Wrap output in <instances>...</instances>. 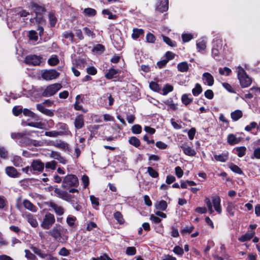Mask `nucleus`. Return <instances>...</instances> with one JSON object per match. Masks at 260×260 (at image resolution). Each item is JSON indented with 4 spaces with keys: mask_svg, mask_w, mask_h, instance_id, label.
I'll use <instances>...</instances> for the list:
<instances>
[{
    "mask_svg": "<svg viewBox=\"0 0 260 260\" xmlns=\"http://www.w3.org/2000/svg\"><path fill=\"white\" fill-rule=\"evenodd\" d=\"M11 161L16 167L22 166V160L20 156L14 155L11 157Z\"/></svg>",
    "mask_w": 260,
    "mask_h": 260,
    "instance_id": "34",
    "label": "nucleus"
},
{
    "mask_svg": "<svg viewBox=\"0 0 260 260\" xmlns=\"http://www.w3.org/2000/svg\"><path fill=\"white\" fill-rule=\"evenodd\" d=\"M202 92V88L199 83L195 85L194 88L192 89V93L195 96L199 95Z\"/></svg>",
    "mask_w": 260,
    "mask_h": 260,
    "instance_id": "39",
    "label": "nucleus"
},
{
    "mask_svg": "<svg viewBox=\"0 0 260 260\" xmlns=\"http://www.w3.org/2000/svg\"><path fill=\"white\" fill-rule=\"evenodd\" d=\"M37 109L41 113H43L44 114L52 117L54 115L53 112L48 109H46L43 105L42 104H37Z\"/></svg>",
    "mask_w": 260,
    "mask_h": 260,
    "instance_id": "22",
    "label": "nucleus"
},
{
    "mask_svg": "<svg viewBox=\"0 0 260 260\" xmlns=\"http://www.w3.org/2000/svg\"><path fill=\"white\" fill-rule=\"evenodd\" d=\"M76 219H77L76 217L72 215H69L68 216L67 218V223L69 226H73L74 225Z\"/></svg>",
    "mask_w": 260,
    "mask_h": 260,
    "instance_id": "46",
    "label": "nucleus"
},
{
    "mask_svg": "<svg viewBox=\"0 0 260 260\" xmlns=\"http://www.w3.org/2000/svg\"><path fill=\"white\" fill-rule=\"evenodd\" d=\"M11 138L13 139H18L23 138L20 143H21L23 146L34 145V146H41L40 142L35 140L30 139L28 138H24L23 132L22 133H13L11 134Z\"/></svg>",
    "mask_w": 260,
    "mask_h": 260,
    "instance_id": "3",
    "label": "nucleus"
},
{
    "mask_svg": "<svg viewBox=\"0 0 260 260\" xmlns=\"http://www.w3.org/2000/svg\"><path fill=\"white\" fill-rule=\"evenodd\" d=\"M34 171L42 172L44 168V164L39 160H34L30 167Z\"/></svg>",
    "mask_w": 260,
    "mask_h": 260,
    "instance_id": "16",
    "label": "nucleus"
},
{
    "mask_svg": "<svg viewBox=\"0 0 260 260\" xmlns=\"http://www.w3.org/2000/svg\"><path fill=\"white\" fill-rule=\"evenodd\" d=\"M212 203L215 211L219 214L222 212L220 205V199L219 197H214L212 198Z\"/></svg>",
    "mask_w": 260,
    "mask_h": 260,
    "instance_id": "19",
    "label": "nucleus"
},
{
    "mask_svg": "<svg viewBox=\"0 0 260 260\" xmlns=\"http://www.w3.org/2000/svg\"><path fill=\"white\" fill-rule=\"evenodd\" d=\"M238 79L242 87L249 86L252 83V79L246 73L245 70L240 66L238 67Z\"/></svg>",
    "mask_w": 260,
    "mask_h": 260,
    "instance_id": "2",
    "label": "nucleus"
},
{
    "mask_svg": "<svg viewBox=\"0 0 260 260\" xmlns=\"http://www.w3.org/2000/svg\"><path fill=\"white\" fill-rule=\"evenodd\" d=\"M205 202L207 205L210 214H212L214 212V211L212 208V203L209 198H206V199H205Z\"/></svg>",
    "mask_w": 260,
    "mask_h": 260,
    "instance_id": "60",
    "label": "nucleus"
},
{
    "mask_svg": "<svg viewBox=\"0 0 260 260\" xmlns=\"http://www.w3.org/2000/svg\"><path fill=\"white\" fill-rule=\"evenodd\" d=\"M159 5L156 7V9L161 12H166L168 10L169 7L168 0H159Z\"/></svg>",
    "mask_w": 260,
    "mask_h": 260,
    "instance_id": "18",
    "label": "nucleus"
},
{
    "mask_svg": "<svg viewBox=\"0 0 260 260\" xmlns=\"http://www.w3.org/2000/svg\"><path fill=\"white\" fill-rule=\"evenodd\" d=\"M45 135L47 137H53V138L57 137L60 136L58 131H56L46 132L45 133Z\"/></svg>",
    "mask_w": 260,
    "mask_h": 260,
    "instance_id": "57",
    "label": "nucleus"
},
{
    "mask_svg": "<svg viewBox=\"0 0 260 260\" xmlns=\"http://www.w3.org/2000/svg\"><path fill=\"white\" fill-rule=\"evenodd\" d=\"M227 141L229 144L234 145L240 142V139L239 138H237L233 134H230L228 136Z\"/></svg>",
    "mask_w": 260,
    "mask_h": 260,
    "instance_id": "29",
    "label": "nucleus"
},
{
    "mask_svg": "<svg viewBox=\"0 0 260 260\" xmlns=\"http://www.w3.org/2000/svg\"><path fill=\"white\" fill-rule=\"evenodd\" d=\"M57 163L55 161L52 160L50 162H47L45 164V167L46 169H50L51 170H55Z\"/></svg>",
    "mask_w": 260,
    "mask_h": 260,
    "instance_id": "56",
    "label": "nucleus"
},
{
    "mask_svg": "<svg viewBox=\"0 0 260 260\" xmlns=\"http://www.w3.org/2000/svg\"><path fill=\"white\" fill-rule=\"evenodd\" d=\"M231 70L227 67H224L223 69H219V73L220 75H225L226 76H229L231 73Z\"/></svg>",
    "mask_w": 260,
    "mask_h": 260,
    "instance_id": "54",
    "label": "nucleus"
},
{
    "mask_svg": "<svg viewBox=\"0 0 260 260\" xmlns=\"http://www.w3.org/2000/svg\"><path fill=\"white\" fill-rule=\"evenodd\" d=\"M230 168L233 172L238 174H242L243 173L242 170L238 166L234 164H231L230 166Z\"/></svg>",
    "mask_w": 260,
    "mask_h": 260,
    "instance_id": "50",
    "label": "nucleus"
},
{
    "mask_svg": "<svg viewBox=\"0 0 260 260\" xmlns=\"http://www.w3.org/2000/svg\"><path fill=\"white\" fill-rule=\"evenodd\" d=\"M173 90V87L169 84H166L165 85L162 89L163 94L167 95L169 92H171Z\"/></svg>",
    "mask_w": 260,
    "mask_h": 260,
    "instance_id": "55",
    "label": "nucleus"
},
{
    "mask_svg": "<svg viewBox=\"0 0 260 260\" xmlns=\"http://www.w3.org/2000/svg\"><path fill=\"white\" fill-rule=\"evenodd\" d=\"M177 69L181 72H186L189 69L188 64L186 61L180 62L178 64Z\"/></svg>",
    "mask_w": 260,
    "mask_h": 260,
    "instance_id": "36",
    "label": "nucleus"
},
{
    "mask_svg": "<svg viewBox=\"0 0 260 260\" xmlns=\"http://www.w3.org/2000/svg\"><path fill=\"white\" fill-rule=\"evenodd\" d=\"M50 156L59 161L60 163L66 164L67 160L60 155V153L56 151H52L50 154Z\"/></svg>",
    "mask_w": 260,
    "mask_h": 260,
    "instance_id": "25",
    "label": "nucleus"
},
{
    "mask_svg": "<svg viewBox=\"0 0 260 260\" xmlns=\"http://www.w3.org/2000/svg\"><path fill=\"white\" fill-rule=\"evenodd\" d=\"M23 126H29L33 127L38 128L40 129L44 128V124L41 122H24L22 123Z\"/></svg>",
    "mask_w": 260,
    "mask_h": 260,
    "instance_id": "28",
    "label": "nucleus"
},
{
    "mask_svg": "<svg viewBox=\"0 0 260 260\" xmlns=\"http://www.w3.org/2000/svg\"><path fill=\"white\" fill-rule=\"evenodd\" d=\"M61 85L59 83H54L48 85L42 93L43 96L49 97L55 94L60 88Z\"/></svg>",
    "mask_w": 260,
    "mask_h": 260,
    "instance_id": "6",
    "label": "nucleus"
},
{
    "mask_svg": "<svg viewBox=\"0 0 260 260\" xmlns=\"http://www.w3.org/2000/svg\"><path fill=\"white\" fill-rule=\"evenodd\" d=\"M202 80L205 84L211 86L214 84V78L213 76L208 72L204 73L202 75Z\"/></svg>",
    "mask_w": 260,
    "mask_h": 260,
    "instance_id": "11",
    "label": "nucleus"
},
{
    "mask_svg": "<svg viewBox=\"0 0 260 260\" xmlns=\"http://www.w3.org/2000/svg\"><path fill=\"white\" fill-rule=\"evenodd\" d=\"M146 42L149 43H154L155 41V37L151 33L149 32L146 36Z\"/></svg>",
    "mask_w": 260,
    "mask_h": 260,
    "instance_id": "53",
    "label": "nucleus"
},
{
    "mask_svg": "<svg viewBox=\"0 0 260 260\" xmlns=\"http://www.w3.org/2000/svg\"><path fill=\"white\" fill-rule=\"evenodd\" d=\"M214 158L216 161L220 162H225L229 158V155L228 152L223 153L222 154L214 155Z\"/></svg>",
    "mask_w": 260,
    "mask_h": 260,
    "instance_id": "30",
    "label": "nucleus"
},
{
    "mask_svg": "<svg viewBox=\"0 0 260 260\" xmlns=\"http://www.w3.org/2000/svg\"><path fill=\"white\" fill-rule=\"evenodd\" d=\"M108 100L109 106H111L113 104L114 99L112 97L111 94L107 93L101 98L100 103L103 104L104 106H106L107 100Z\"/></svg>",
    "mask_w": 260,
    "mask_h": 260,
    "instance_id": "17",
    "label": "nucleus"
},
{
    "mask_svg": "<svg viewBox=\"0 0 260 260\" xmlns=\"http://www.w3.org/2000/svg\"><path fill=\"white\" fill-rule=\"evenodd\" d=\"M128 142L129 144L136 147H138L140 145V140L136 137H131L129 138Z\"/></svg>",
    "mask_w": 260,
    "mask_h": 260,
    "instance_id": "41",
    "label": "nucleus"
},
{
    "mask_svg": "<svg viewBox=\"0 0 260 260\" xmlns=\"http://www.w3.org/2000/svg\"><path fill=\"white\" fill-rule=\"evenodd\" d=\"M192 38L193 36L191 34H183L182 35V39L184 42H188Z\"/></svg>",
    "mask_w": 260,
    "mask_h": 260,
    "instance_id": "59",
    "label": "nucleus"
},
{
    "mask_svg": "<svg viewBox=\"0 0 260 260\" xmlns=\"http://www.w3.org/2000/svg\"><path fill=\"white\" fill-rule=\"evenodd\" d=\"M164 41L168 45L171 47L176 46L175 42H173L169 37L163 36Z\"/></svg>",
    "mask_w": 260,
    "mask_h": 260,
    "instance_id": "62",
    "label": "nucleus"
},
{
    "mask_svg": "<svg viewBox=\"0 0 260 260\" xmlns=\"http://www.w3.org/2000/svg\"><path fill=\"white\" fill-rule=\"evenodd\" d=\"M48 206L51 207L58 215L61 216L64 214V209L61 206H58L54 202H51L49 203Z\"/></svg>",
    "mask_w": 260,
    "mask_h": 260,
    "instance_id": "12",
    "label": "nucleus"
},
{
    "mask_svg": "<svg viewBox=\"0 0 260 260\" xmlns=\"http://www.w3.org/2000/svg\"><path fill=\"white\" fill-rule=\"evenodd\" d=\"M59 73L55 70H45L42 74V77L46 80H51L57 78Z\"/></svg>",
    "mask_w": 260,
    "mask_h": 260,
    "instance_id": "8",
    "label": "nucleus"
},
{
    "mask_svg": "<svg viewBox=\"0 0 260 260\" xmlns=\"http://www.w3.org/2000/svg\"><path fill=\"white\" fill-rule=\"evenodd\" d=\"M68 230L60 224H56L51 230L48 232L54 240L59 242H66L69 238L67 235Z\"/></svg>",
    "mask_w": 260,
    "mask_h": 260,
    "instance_id": "1",
    "label": "nucleus"
},
{
    "mask_svg": "<svg viewBox=\"0 0 260 260\" xmlns=\"http://www.w3.org/2000/svg\"><path fill=\"white\" fill-rule=\"evenodd\" d=\"M144 31L142 28H134L133 29V33L132 34V38L134 40H137L140 36H144Z\"/></svg>",
    "mask_w": 260,
    "mask_h": 260,
    "instance_id": "26",
    "label": "nucleus"
},
{
    "mask_svg": "<svg viewBox=\"0 0 260 260\" xmlns=\"http://www.w3.org/2000/svg\"><path fill=\"white\" fill-rule=\"evenodd\" d=\"M42 61V57L36 55H29L25 57L24 62L27 64L39 66Z\"/></svg>",
    "mask_w": 260,
    "mask_h": 260,
    "instance_id": "7",
    "label": "nucleus"
},
{
    "mask_svg": "<svg viewBox=\"0 0 260 260\" xmlns=\"http://www.w3.org/2000/svg\"><path fill=\"white\" fill-rule=\"evenodd\" d=\"M147 172L153 178H157L158 176V172L152 167H149L147 168Z\"/></svg>",
    "mask_w": 260,
    "mask_h": 260,
    "instance_id": "47",
    "label": "nucleus"
},
{
    "mask_svg": "<svg viewBox=\"0 0 260 260\" xmlns=\"http://www.w3.org/2000/svg\"><path fill=\"white\" fill-rule=\"evenodd\" d=\"M183 152L187 155L193 156L196 154V152L191 147L188 145L187 143H184L181 146Z\"/></svg>",
    "mask_w": 260,
    "mask_h": 260,
    "instance_id": "14",
    "label": "nucleus"
},
{
    "mask_svg": "<svg viewBox=\"0 0 260 260\" xmlns=\"http://www.w3.org/2000/svg\"><path fill=\"white\" fill-rule=\"evenodd\" d=\"M26 217L27 221L32 227L36 228L38 226V221L33 215L29 213L26 215Z\"/></svg>",
    "mask_w": 260,
    "mask_h": 260,
    "instance_id": "27",
    "label": "nucleus"
},
{
    "mask_svg": "<svg viewBox=\"0 0 260 260\" xmlns=\"http://www.w3.org/2000/svg\"><path fill=\"white\" fill-rule=\"evenodd\" d=\"M30 7L36 14H42L45 12V8L35 3H30Z\"/></svg>",
    "mask_w": 260,
    "mask_h": 260,
    "instance_id": "21",
    "label": "nucleus"
},
{
    "mask_svg": "<svg viewBox=\"0 0 260 260\" xmlns=\"http://www.w3.org/2000/svg\"><path fill=\"white\" fill-rule=\"evenodd\" d=\"M54 192L58 198H61L63 200L69 202L73 201V197L66 191L56 188H55Z\"/></svg>",
    "mask_w": 260,
    "mask_h": 260,
    "instance_id": "9",
    "label": "nucleus"
},
{
    "mask_svg": "<svg viewBox=\"0 0 260 260\" xmlns=\"http://www.w3.org/2000/svg\"><path fill=\"white\" fill-rule=\"evenodd\" d=\"M5 172L8 176L12 178H18L20 176V173L18 172L16 169L13 167H7Z\"/></svg>",
    "mask_w": 260,
    "mask_h": 260,
    "instance_id": "13",
    "label": "nucleus"
},
{
    "mask_svg": "<svg viewBox=\"0 0 260 260\" xmlns=\"http://www.w3.org/2000/svg\"><path fill=\"white\" fill-rule=\"evenodd\" d=\"M243 113L241 110H237L231 114V118L234 121H237L242 117Z\"/></svg>",
    "mask_w": 260,
    "mask_h": 260,
    "instance_id": "37",
    "label": "nucleus"
},
{
    "mask_svg": "<svg viewBox=\"0 0 260 260\" xmlns=\"http://www.w3.org/2000/svg\"><path fill=\"white\" fill-rule=\"evenodd\" d=\"M236 210V205L232 202H228L226 204V211L229 216L233 217Z\"/></svg>",
    "mask_w": 260,
    "mask_h": 260,
    "instance_id": "23",
    "label": "nucleus"
},
{
    "mask_svg": "<svg viewBox=\"0 0 260 260\" xmlns=\"http://www.w3.org/2000/svg\"><path fill=\"white\" fill-rule=\"evenodd\" d=\"M190 95L189 94H183L181 96V101L186 106L190 104L192 101L193 99L189 97Z\"/></svg>",
    "mask_w": 260,
    "mask_h": 260,
    "instance_id": "38",
    "label": "nucleus"
},
{
    "mask_svg": "<svg viewBox=\"0 0 260 260\" xmlns=\"http://www.w3.org/2000/svg\"><path fill=\"white\" fill-rule=\"evenodd\" d=\"M206 41L204 39L199 40L197 42V47L198 51L201 52L205 50L206 48Z\"/></svg>",
    "mask_w": 260,
    "mask_h": 260,
    "instance_id": "33",
    "label": "nucleus"
},
{
    "mask_svg": "<svg viewBox=\"0 0 260 260\" xmlns=\"http://www.w3.org/2000/svg\"><path fill=\"white\" fill-rule=\"evenodd\" d=\"M62 36L63 38L67 39H69V40L71 42H73V40L74 39V35L71 31H64V32H63Z\"/></svg>",
    "mask_w": 260,
    "mask_h": 260,
    "instance_id": "42",
    "label": "nucleus"
},
{
    "mask_svg": "<svg viewBox=\"0 0 260 260\" xmlns=\"http://www.w3.org/2000/svg\"><path fill=\"white\" fill-rule=\"evenodd\" d=\"M80 97H81L80 95H77L76 96V102L74 104V109L76 110H78V111L81 110L83 112L86 113V110L84 109L83 108L82 105L80 104V103H81L80 101Z\"/></svg>",
    "mask_w": 260,
    "mask_h": 260,
    "instance_id": "31",
    "label": "nucleus"
},
{
    "mask_svg": "<svg viewBox=\"0 0 260 260\" xmlns=\"http://www.w3.org/2000/svg\"><path fill=\"white\" fill-rule=\"evenodd\" d=\"M102 13L104 15H108V18L109 19H116L117 18L116 15H113L112 13L108 9H104L102 11Z\"/></svg>",
    "mask_w": 260,
    "mask_h": 260,
    "instance_id": "49",
    "label": "nucleus"
},
{
    "mask_svg": "<svg viewBox=\"0 0 260 260\" xmlns=\"http://www.w3.org/2000/svg\"><path fill=\"white\" fill-rule=\"evenodd\" d=\"M22 113L26 116H28L33 118L36 117V114L28 109H24L22 110Z\"/></svg>",
    "mask_w": 260,
    "mask_h": 260,
    "instance_id": "48",
    "label": "nucleus"
},
{
    "mask_svg": "<svg viewBox=\"0 0 260 260\" xmlns=\"http://www.w3.org/2000/svg\"><path fill=\"white\" fill-rule=\"evenodd\" d=\"M79 184L78 179L75 175H68L63 179L62 186L63 188L69 189L72 187H77Z\"/></svg>",
    "mask_w": 260,
    "mask_h": 260,
    "instance_id": "4",
    "label": "nucleus"
},
{
    "mask_svg": "<svg viewBox=\"0 0 260 260\" xmlns=\"http://www.w3.org/2000/svg\"><path fill=\"white\" fill-rule=\"evenodd\" d=\"M118 73V71L114 69H110L108 70V72L106 74L105 76L107 79H110L115 77V76Z\"/></svg>",
    "mask_w": 260,
    "mask_h": 260,
    "instance_id": "43",
    "label": "nucleus"
},
{
    "mask_svg": "<svg viewBox=\"0 0 260 260\" xmlns=\"http://www.w3.org/2000/svg\"><path fill=\"white\" fill-rule=\"evenodd\" d=\"M59 62V60L56 55L52 56L48 60V63L49 65L54 66L57 64Z\"/></svg>",
    "mask_w": 260,
    "mask_h": 260,
    "instance_id": "45",
    "label": "nucleus"
},
{
    "mask_svg": "<svg viewBox=\"0 0 260 260\" xmlns=\"http://www.w3.org/2000/svg\"><path fill=\"white\" fill-rule=\"evenodd\" d=\"M23 205L25 209L32 212H36L37 211V207L28 200H24L23 201Z\"/></svg>",
    "mask_w": 260,
    "mask_h": 260,
    "instance_id": "24",
    "label": "nucleus"
},
{
    "mask_svg": "<svg viewBox=\"0 0 260 260\" xmlns=\"http://www.w3.org/2000/svg\"><path fill=\"white\" fill-rule=\"evenodd\" d=\"M131 130L134 134H139L142 132V127L139 124H135L132 127Z\"/></svg>",
    "mask_w": 260,
    "mask_h": 260,
    "instance_id": "51",
    "label": "nucleus"
},
{
    "mask_svg": "<svg viewBox=\"0 0 260 260\" xmlns=\"http://www.w3.org/2000/svg\"><path fill=\"white\" fill-rule=\"evenodd\" d=\"M29 38L30 40L37 41L38 39V37L37 36V33L35 30H30L29 31Z\"/></svg>",
    "mask_w": 260,
    "mask_h": 260,
    "instance_id": "58",
    "label": "nucleus"
},
{
    "mask_svg": "<svg viewBox=\"0 0 260 260\" xmlns=\"http://www.w3.org/2000/svg\"><path fill=\"white\" fill-rule=\"evenodd\" d=\"M75 127L77 129H81L84 125V116L82 114L78 115L74 121Z\"/></svg>",
    "mask_w": 260,
    "mask_h": 260,
    "instance_id": "15",
    "label": "nucleus"
},
{
    "mask_svg": "<svg viewBox=\"0 0 260 260\" xmlns=\"http://www.w3.org/2000/svg\"><path fill=\"white\" fill-rule=\"evenodd\" d=\"M167 207V203L164 200H161L159 202H158L155 204V207L156 209L162 211L166 210Z\"/></svg>",
    "mask_w": 260,
    "mask_h": 260,
    "instance_id": "35",
    "label": "nucleus"
},
{
    "mask_svg": "<svg viewBox=\"0 0 260 260\" xmlns=\"http://www.w3.org/2000/svg\"><path fill=\"white\" fill-rule=\"evenodd\" d=\"M83 30L85 35L88 37L93 39L95 38V34L93 32L92 30L88 28V27H84L83 28Z\"/></svg>",
    "mask_w": 260,
    "mask_h": 260,
    "instance_id": "52",
    "label": "nucleus"
},
{
    "mask_svg": "<svg viewBox=\"0 0 260 260\" xmlns=\"http://www.w3.org/2000/svg\"><path fill=\"white\" fill-rule=\"evenodd\" d=\"M52 145L54 147L63 150H66L69 149V144L61 140H56L55 142H53Z\"/></svg>",
    "mask_w": 260,
    "mask_h": 260,
    "instance_id": "20",
    "label": "nucleus"
},
{
    "mask_svg": "<svg viewBox=\"0 0 260 260\" xmlns=\"http://www.w3.org/2000/svg\"><path fill=\"white\" fill-rule=\"evenodd\" d=\"M254 232H248L239 238V241L244 242L250 240L254 236Z\"/></svg>",
    "mask_w": 260,
    "mask_h": 260,
    "instance_id": "32",
    "label": "nucleus"
},
{
    "mask_svg": "<svg viewBox=\"0 0 260 260\" xmlns=\"http://www.w3.org/2000/svg\"><path fill=\"white\" fill-rule=\"evenodd\" d=\"M55 219L53 214L50 213H46L41 223V226L45 230H49L55 223Z\"/></svg>",
    "mask_w": 260,
    "mask_h": 260,
    "instance_id": "5",
    "label": "nucleus"
},
{
    "mask_svg": "<svg viewBox=\"0 0 260 260\" xmlns=\"http://www.w3.org/2000/svg\"><path fill=\"white\" fill-rule=\"evenodd\" d=\"M246 148L245 147H240L237 148V151L239 157H242L245 154Z\"/></svg>",
    "mask_w": 260,
    "mask_h": 260,
    "instance_id": "64",
    "label": "nucleus"
},
{
    "mask_svg": "<svg viewBox=\"0 0 260 260\" xmlns=\"http://www.w3.org/2000/svg\"><path fill=\"white\" fill-rule=\"evenodd\" d=\"M125 252L128 255H134L136 253V249L134 247H128Z\"/></svg>",
    "mask_w": 260,
    "mask_h": 260,
    "instance_id": "63",
    "label": "nucleus"
},
{
    "mask_svg": "<svg viewBox=\"0 0 260 260\" xmlns=\"http://www.w3.org/2000/svg\"><path fill=\"white\" fill-rule=\"evenodd\" d=\"M84 13L86 16L92 17L95 16L96 12L94 9L88 8L84 10Z\"/></svg>",
    "mask_w": 260,
    "mask_h": 260,
    "instance_id": "44",
    "label": "nucleus"
},
{
    "mask_svg": "<svg viewBox=\"0 0 260 260\" xmlns=\"http://www.w3.org/2000/svg\"><path fill=\"white\" fill-rule=\"evenodd\" d=\"M114 217L120 224H122L124 222V220L123 218L122 215L119 211H117L114 213Z\"/></svg>",
    "mask_w": 260,
    "mask_h": 260,
    "instance_id": "40",
    "label": "nucleus"
},
{
    "mask_svg": "<svg viewBox=\"0 0 260 260\" xmlns=\"http://www.w3.org/2000/svg\"><path fill=\"white\" fill-rule=\"evenodd\" d=\"M56 127L57 129H59L58 132L60 136L69 135L71 134V132L68 128V125L66 123H59L57 124Z\"/></svg>",
    "mask_w": 260,
    "mask_h": 260,
    "instance_id": "10",
    "label": "nucleus"
},
{
    "mask_svg": "<svg viewBox=\"0 0 260 260\" xmlns=\"http://www.w3.org/2000/svg\"><path fill=\"white\" fill-rule=\"evenodd\" d=\"M173 252L175 254L180 256H182L184 253L183 249L179 246H176L174 248Z\"/></svg>",
    "mask_w": 260,
    "mask_h": 260,
    "instance_id": "61",
    "label": "nucleus"
}]
</instances>
